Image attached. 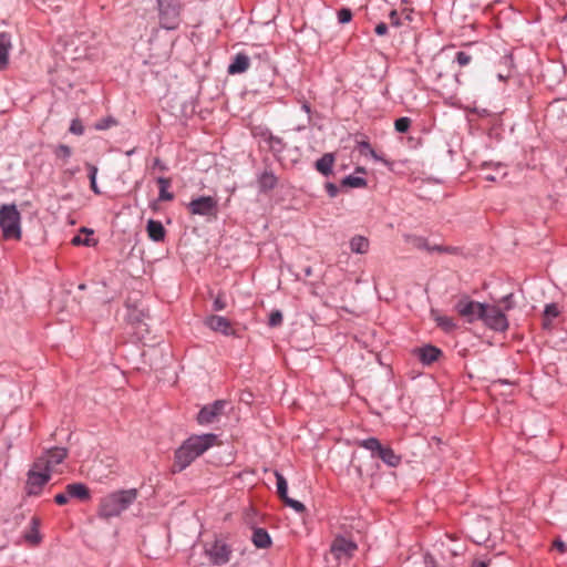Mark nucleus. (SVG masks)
Masks as SVG:
<instances>
[{"instance_id":"2","label":"nucleus","mask_w":567,"mask_h":567,"mask_svg":"<svg viewBox=\"0 0 567 567\" xmlns=\"http://www.w3.org/2000/svg\"><path fill=\"white\" fill-rule=\"evenodd\" d=\"M137 489H122L103 497L99 505L97 514L103 519L118 516L127 509L137 498Z\"/></svg>"},{"instance_id":"49","label":"nucleus","mask_w":567,"mask_h":567,"mask_svg":"<svg viewBox=\"0 0 567 567\" xmlns=\"http://www.w3.org/2000/svg\"><path fill=\"white\" fill-rule=\"evenodd\" d=\"M424 564L426 567H439L436 560L431 555L424 556Z\"/></svg>"},{"instance_id":"43","label":"nucleus","mask_w":567,"mask_h":567,"mask_svg":"<svg viewBox=\"0 0 567 567\" xmlns=\"http://www.w3.org/2000/svg\"><path fill=\"white\" fill-rule=\"evenodd\" d=\"M389 20L391 25L393 27H400L403 24L396 10H392L390 12Z\"/></svg>"},{"instance_id":"31","label":"nucleus","mask_w":567,"mask_h":567,"mask_svg":"<svg viewBox=\"0 0 567 567\" xmlns=\"http://www.w3.org/2000/svg\"><path fill=\"white\" fill-rule=\"evenodd\" d=\"M341 186L343 187H352V188H360L367 186V181L362 177L357 176H347L342 179Z\"/></svg>"},{"instance_id":"48","label":"nucleus","mask_w":567,"mask_h":567,"mask_svg":"<svg viewBox=\"0 0 567 567\" xmlns=\"http://www.w3.org/2000/svg\"><path fill=\"white\" fill-rule=\"evenodd\" d=\"M375 33L378 35H385L388 33V25L384 22H380L377 24L374 29Z\"/></svg>"},{"instance_id":"17","label":"nucleus","mask_w":567,"mask_h":567,"mask_svg":"<svg viewBox=\"0 0 567 567\" xmlns=\"http://www.w3.org/2000/svg\"><path fill=\"white\" fill-rule=\"evenodd\" d=\"M65 491L69 498H75L82 502L91 498L90 488L83 483L68 484Z\"/></svg>"},{"instance_id":"58","label":"nucleus","mask_w":567,"mask_h":567,"mask_svg":"<svg viewBox=\"0 0 567 567\" xmlns=\"http://www.w3.org/2000/svg\"><path fill=\"white\" fill-rule=\"evenodd\" d=\"M302 109L309 114L310 113V105L308 103H305L302 105Z\"/></svg>"},{"instance_id":"47","label":"nucleus","mask_w":567,"mask_h":567,"mask_svg":"<svg viewBox=\"0 0 567 567\" xmlns=\"http://www.w3.org/2000/svg\"><path fill=\"white\" fill-rule=\"evenodd\" d=\"M270 146L274 150L281 151V148H282V140L280 137H277V136H271L270 137Z\"/></svg>"},{"instance_id":"16","label":"nucleus","mask_w":567,"mask_h":567,"mask_svg":"<svg viewBox=\"0 0 567 567\" xmlns=\"http://www.w3.org/2000/svg\"><path fill=\"white\" fill-rule=\"evenodd\" d=\"M414 353L423 364H431L437 361L439 358L442 355V351L439 348L431 344L424 346L422 348H416L414 350Z\"/></svg>"},{"instance_id":"35","label":"nucleus","mask_w":567,"mask_h":567,"mask_svg":"<svg viewBox=\"0 0 567 567\" xmlns=\"http://www.w3.org/2000/svg\"><path fill=\"white\" fill-rule=\"evenodd\" d=\"M282 502L285 505L293 508L297 513H303L306 511V506L301 502L292 499L289 496L282 499Z\"/></svg>"},{"instance_id":"32","label":"nucleus","mask_w":567,"mask_h":567,"mask_svg":"<svg viewBox=\"0 0 567 567\" xmlns=\"http://www.w3.org/2000/svg\"><path fill=\"white\" fill-rule=\"evenodd\" d=\"M86 168L89 171V179H90V186H91V189L95 193V194H101L99 187H97V184H96V174H97V167L90 164V163H86Z\"/></svg>"},{"instance_id":"53","label":"nucleus","mask_w":567,"mask_h":567,"mask_svg":"<svg viewBox=\"0 0 567 567\" xmlns=\"http://www.w3.org/2000/svg\"><path fill=\"white\" fill-rule=\"evenodd\" d=\"M361 147L362 148H367L370 151L371 155L375 158V159H380V157L377 155V153L371 148L370 144L368 142H363L361 144Z\"/></svg>"},{"instance_id":"59","label":"nucleus","mask_w":567,"mask_h":567,"mask_svg":"<svg viewBox=\"0 0 567 567\" xmlns=\"http://www.w3.org/2000/svg\"><path fill=\"white\" fill-rule=\"evenodd\" d=\"M357 472H358L359 476H362V470L360 466L357 467Z\"/></svg>"},{"instance_id":"54","label":"nucleus","mask_w":567,"mask_h":567,"mask_svg":"<svg viewBox=\"0 0 567 567\" xmlns=\"http://www.w3.org/2000/svg\"><path fill=\"white\" fill-rule=\"evenodd\" d=\"M457 251H458V248L452 247V246H444V248H443V252H445V254L454 255V254H457Z\"/></svg>"},{"instance_id":"4","label":"nucleus","mask_w":567,"mask_h":567,"mask_svg":"<svg viewBox=\"0 0 567 567\" xmlns=\"http://www.w3.org/2000/svg\"><path fill=\"white\" fill-rule=\"evenodd\" d=\"M359 446L370 451L372 457L382 460L388 466L396 467L401 463V456L398 455L389 445H382L375 437H369L359 442Z\"/></svg>"},{"instance_id":"30","label":"nucleus","mask_w":567,"mask_h":567,"mask_svg":"<svg viewBox=\"0 0 567 567\" xmlns=\"http://www.w3.org/2000/svg\"><path fill=\"white\" fill-rule=\"evenodd\" d=\"M276 480H277V494L280 497V499H285L288 496V484L286 478L282 474H280L278 471L274 472Z\"/></svg>"},{"instance_id":"51","label":"nucleus","mask_w":567,"mask_h":567,"mask_svg":"<svg viewBox=\"0 0 567 567\" xmlns=\"http://www.w3.org/2000/svg\"><path fill=\"white\" fill-rule=\"evenodd\" d=\"M153 167H157L162 172L167 171V166L158 157L154 158Z\"/></svg>"},{"instance_id":"3","label":"nucleus","mask_w":567,"mask_h":567,"mask_svg":"<svg viewBox=\"0 0 567 567\" xmlns=\"http://www.w3.org/2000/svg\"><path fill=\"white\" fill-rule=\"evenodd\" d=\"M21 215L14 204H3L0 207V228L4 239H21Z\"/></svg>"},{"instance_id":"38","label":"nucleus","mask_w":567,"mask_h":567,"mask_svg":"<svg viewBox=\"0 0 567 567\" xmlns=\"http://www.w3.org/2000/svg\"><path fill=\"white\" fill-rule=\"evenodd\" d=\"M455 60L457 61L460 66H465L470 64V62L472 61V56L464 51H460L456 53Z\"/></svg>"},{"instance_id":"9","label":"nucleus","mask_w":567,"mask_h":567,"mask_svg":"<svg viewBox=\"0 0 567 567\" xmlns=\"http://www.w3.org/2000/svg\"><path fill=\"white\" fill-rule=\"evenodd\" d=\"M481 321L489 329L498 332H504L508 329V320L505 312L495 305L486 303L485 313Z\"/></svg>"},{"instance_id":"12","label":"nucleus","mask_w":567,"mask_h":567,"mask_svg":"<svg viewBox=\"0 0 567 567\" xmlns=\"http://www.w3.org/2000/svg\"><path fill=\"white\" fill-rule=\"evenodd\" d=\"M229 405L226 400H217L212 404L203 406L197 415L199 424H210L219 420V416L224 414L225 409Z\"/></svg>"},{"instance_id":"8","label":"nucleus","mask_w":567,"mask_h":567,"mask_svg":"<svg viewBox=\"0 0 567 567\" xmlns=\"http://www.w3.org/2000/svg\"><path fill=\"white\" fill-rule=\"evenodd\" d=\"M69 455L65 447H50L35 457V467L44 468L49 473L55 472L56 465L61 464Z\"/></svg>"},{"instance_id":"29","label":"nucleus","mask_w":567,"mask_h":567,"mask_svg":"<svg viewBox=\"0 0 567 567\" xmlns=\"http://www.w3.org/2000/svg\"><path fill=\"white\" fill-rule=\"evenodd\" d=\"M404 239L406 243L411 244L416 249H430V244L426 238L415 235H405Z\"/></svg>"},{"instance_id":"33","label":"nucleus","mask_w":567,"mask_h":567,"mask_svg":"<svg viewBox=\"0 0 567 567\" xmlns=\"http://www.w3.org/2000/svg\"><path fill=\"white\" fill-rule=\"evenodd\" d=\"M116 124H117V121L114 117L109 116V117L102 118L99 122H96L94 126L96 130L103 131V130H107Z\"/></svg>"},{"instance_id":"25","label":"nucleus","mask_w":567,"mask_h":567,"mask_svg":"<svg viewBox=\"0 0 567 567\" xmlns=\"http://www.w3.org/2000/svg\"><path fill=\"white\" fill-rule=\"evenodd\" d=\"M259 188L261 192H268L277 185V177L270 171H265L258 179Z\"/></svg>"},{"instance_id":"60","label":"nucleus","mask_w":567,"mask_h":567,"mask_svg":"<svg viewBox=\"0 0 567 567\" xmlns=\"http://www.w3.org/2000/svg\"><path fill=\"white\" fill-rule=\"evenodd\" d=\"M357 172H364V169H363V168H361V167H358V168H357Z\"/></svg>"},{"instance_id":"27","label":"nucleus","mask_w":567,"mask_h":567,"mask_svg":"<svg viewBox=\"0 0 567 567\" xmlns=\"http://www.w3.org/2000/svg\"><path fill=\"white\" fill-rule=\"evenodd\" d=\"M39 525H40L39 519L37 517H33L31 520V529H30V532L25 533V535H24L25 542H28L32 546L38 545L41 540V536H40L39 529H38Z\"/></svg>"},{"instance_id":"7","label":"nucleus","mask_w":567,"mask_h":567,"mask_svg":"<svg viewBox=\"0 0 567 567\" xmlns=\"http://www.w3.org/2000/svg\"><path fill=\"white\" fill-rule=\"evenodd\" d=\"M51 480V473L44 468L35 467V461L32 463L30 470L27 473L25 493L30 496H38L42 492L43 487Z\"/></svg>"},{"instance_id":"55","label":"nucleus","mask_w":567,"mask_h":567,"mask_svg":"<svg viewBox=\"0 0 567 567\" xmlns=\"http://www.w3.org/2000/svg\"><path fill=\"white\" fill-rule=\"evenodd\" d=\"M443 248L444 246L442 245L430 246V249H427V251L443 252Z\"/></svg>"},{"instance_id":"40","label":"nucleus","mask_w":567,"mask_h":567,"mask_svg":"<svg viewBox=\"0 0 567 567\" xmlns=\"http://www.w3.org/2000/svg\"><path fill=\"white\" fill-rule=\"evenodd\" d=\"M501 303L503 308H501L504 312L514 308L513 293H508L501 299Z\"/></svg>"},{"instance_id":"56","label":"nucleus","mask_w":567,"mask_h":567,"mask_svg":"<svg viewBox=\"0 0 567 567\" xmlns=\"http://www.w3.org/2000/svg\"><path fill=\"white\" fill-rule=\"evenodd\" d=\"M485 179L488 182H495L497 179V176L493 175V174H488L485 176Z\"/></svg>"},{"instance_id":"34","label":"nucleus","mask_w":567,"mask_h":567,"mask_svg":"<svg viewBox=\"0 0 567 567\" xmlns=\"http://www.w3.org/2000/svg\"><path fill=\"white\" fill-rule=\"evenodd\" d=\"M411 118L409 117H400L395 121L394 126L395 130L400 133H406L411 126Z\"/></svg>"},{"instance_id":"23","label":"nucleus","mask_w":567,"mask_h":567,"mask_svg":"<svg viewBox=\"0 0 567 567\" xmlns=\"http://www.w3.org/2000/svg\"><path fill=\"white\" fill-rule=\"evenodd\" d=\"M334 163V156L331 153H326L316 162V169L324 176H329L332 173V166Z\"/></svg>"},{"instance_id":"21","label":"nucleus","mask_w":567,"mask_h":567,"mask_svg":"<svg viewBox=\"0 0 567 567\" xmlns=\"http://www.w3.org/2000/svg\"><path fill=\"white\" fill-rule=\"evenodd\" d=\"M251 540L257 548H268L271 545V538L266 529L254 528Z\"/></svg>"},{"instance_id":"46","label":"nucleus","mask_w":567,"mask_h":567,"mask_svg":"<svg viewBox=\"0 0 567 567\" xmlns=\"http://www.w3.org/2000/svg\"><path fill=\"white\" fill-rule=\"evenodd\" d=\"M54 502L58 505H65L69 502V496L66 494V491L64 493H59L54 496Z\"/></svg>"},{"instance_id":"41","label":"nucleus","mask_w":567,"mask_h":567,"mask_svg":"<svg viewBox=\"0 0 567 567\" xmlns=\"http://www.w3.org/2000/svg\"><path fill=\"white\" fill-rule=\"evenodd\" d=\"M70 132L76 135H82L84 127L79 118H74L70 125Z\"/></svg>"},{"instance_id":"22","label":"nucleus","mask_w":567,"mask_h":567,"mask_svg":"<svg viewBox=\"0 0 567 567\" xmlns=\"http://www.w3.org/2000/svg\"><path fill=\"white\" fill-rule=\"evenodd\" d=\"M431 316L436 322L437 327H440L445 332H451L456 329V323L453 318L441 316L436 310H432Z\"/></svg>"},{"instance_id":"26","label":"nucleus","mask_w":567,"mask_h":567,"mask_svg":"<svg viewBox=\"0 0 567 567\" xmlns=\"http://www.w3.org/2000/svg\"><path fill=\"white\" fill-rule=\"evenodd\" d=\"M350 248L352 252L365 254L369 250V240L364 236H354L350 240Z\"/></svg>"},{"instance_id":"28","label":"nucleus","mask_w":567,"mask_h":567,"mask_svg":"<svg viewBox=\"0 0 567 567\" xmlns=\"http://www.w3.org/2000/svg\"><path fill=\"white\" fill-rule=\"evenodd\" d=\"M559 316V309L556 303H549L544 311L543 326L549 328L551 320Z\"/></svg>"},{"instance_id":"18","label":"nucleus","mask_w":567,"mask_h":567,"mask_svg":"<svg viewBox=\"0 0 567 567\" xmlns=\"http://www.w3.org/2000/svg\"><path fill=\"white\" fill-rule=\"evenodd\" d=\"M11 49L10 35L6 32H0V71L7 69L9 50Z\"/></svg>"},{"instance_id":"50","label":"nucleus","mask_w":567,"mask_h":567,"mask_svg":"<svg viewBox=\"0 0 567 567\" xmlns=\"http://www.w3.org/2000/svg\"><path fill=\"white\" fill-rule=\"evenodd\" d=\"M488 565H489V560L474 559L472 561L471 567H487Z\"/></svg>"},{"instance_id":"44","label":"nucleus","mask_w":567,"mask_h":567,"mask_svg":"<svg viewBox=\"0 0 567 567\" xmlns=\"http://www.w3.org/2000/svg\"><path fill=\"white\" fill-rule=\"evenodd\" d=\"M213 308L215 311H220L226 308V301L220 295L214 300Z\"/></svg>"},{"instance_id":"52","label":"nucleus","mask_w":567,"mask_h":567,"mask_svg":"<svg viewBox=\"0 0 567 567\" xmlns=\"http://www.w3.org/2000/svg\"><path fill=\"white\" fill-rule=\"evenodd\" d=\"M554 547H555L557 550H559L560 553H565V551H566V549H567L566 544H565L563 540H560V539H556V540L554 542Z\"/></svg>"},{"instance_id":"19","label":"nucleus","mask_w":567,"mask_h":567,"mask_svg":"<svg viewBox=\"0 0 567 567\" xmlns=\"http://www.w3.org/2000/svg\"><path fill=\"white\" fill-rule=\"evenodd\" d=\"M146 230L148 237L154 241H163L165 239L166 230L161 221L150 219Z\"/></svg>"},{"instance_id":"20","label":"nucleus","mask_w":567,"mask_h":567,"mask_svg":"<svg viewBox=\"0 0 567 567\" xmlns=\"http://www.w3.org/2000/svg\"><path fill=\"white\" fill-rule=\"evenodd\" d=\"M249 58L244 53H238L228 66L229 74H238L247 71L249 68Z\"/></svg>"},{"instance_id":"36","label":"nucleus","mask_w":567,"mask_h":567,"mask_svg":"<svg viewBox=\"0 0 567 567\" xmlns=\"http://www.w3.org/2000/svg\"><path fill=\"white\" fill-rule=\"evenodd\" d=\"M282 313L281 311L279 310H275V311H271L270 316H269V321H268V324L270 327H278L282 323Z\"/></svg>"},{"instance_id":"10","label":"nucleus","mask_w":567,"mask_h":567,"mask_svg":"<svg viewBox=\"0 0 567 567\" xmlns=\"http://www.w3.org/2000/svg\"><path fill=\"white\" fill-rule=\"evenodd\" d=\"M357 544L343 536H337L330 547V554L339 561L349 560L357 551Z\"/></svg>"},{"instance_id":"57","label":"nucleus","mask_w":567,"mask_h":567,"mask_svg":"<svg viewBox=\"0 0 567 567\" xmlns=\"http://www.w3.org/2000/svg\"><path fill=\"white\" fill-rule=\"evenodd\" d=\"M80 231H81V233H84V234H86V235H92V234H93V230L87 229L86 227H82Z\"/></svg>"},{"instance_id":"13","label":"nucleus","mask_w":567,"mask_h":567,"mask_svg":"<svg viewBox=\"0 0 567 567\" xmlns=\"http://www.w3.org/2000/svg\"><path fill=\"white\" fill-rule=\"evenodd\" d=\"M205 554L213 565L221 566L229 561L231 549L224 542L215 540L210 547H206Z\"/></svg>"},{"instance_id":"11","label":"nucleus","mask_w":567,"mask_h":567,"mask_svg":"<svg viewBox=\"0 0 567 567\" xmlns=\"http://www.w3.org/2000/svg\"><path fill=\"white\" fill-rule=\"evenodd\" d=\"M187 208L193 215L216 216L218 212V202L212 196H200L193 199Z\"/></svg>"},{"instance_id":"15","label":"nucleus","mask_w":567,"mask_h":567,"mask_svg":"<svg viewBox=\"0 0 567 567\" xmlns=\"http://www.w3.org/2000/svg\"><path fill=\"white\" fill-rule=\"evenodd\" d=\"M205 323L215 332H220L225 336L234 334L231 323L228 319L220 316H209Z\"/></svg>"},{"instance_id":"24","label":"nucleus","mask_w":567,"mask_h":567,"mask_svg":"<svg viewBox=\"0 0 567 567\" xmlns=\"http://www.w3.org/2000/svg\"><path fill=\"white\" fill-rule=\"evenodd\" d=\"M156 183L159 187V195H158V199L159 200H163V202H171L174 199V194L168 192V187L171 186L172 184V179L168 178V177H158L156 179Z\"/></svg>"},{"instance_id":"45","label":"nucleus","mask_w":567,"mask_h":567,"mask_svg":"<svg viewBox=\"0 0 567 567\" xmlns=\"http://www.w3.org/2000/svg\"><path fill=\"white\" fill-rule=\"evenodd\" d=\"M326 190L330 197H336L339 193V187L333 183H327Z\"/></svg>"},{"instance_id":"5","label":"nucleus","mask_w":567,"mask_h":567,"mask_svg":"<svg viewBox=\"0 0 567 567\" xmlns=\"http://www.w3.org/2000/svg\"><path fill=\"white\" fill-rule=\"evenodd\" d=\"M159 24L167 30H174L181 22L179 0H157Z\"/></svg>"},{"instance_id":"6","label":"nucleus","mask_w":567,"mask_h":567,"mask_svg":"<svg viewBox=\"0 0 567 567\" xmlns=\"http://www.w3.org/2000/svg\"><path fill=\"white\" fill-rule=\"evenodd\" d=\"M485 306L486 303L472 300L468 296L464 295L455 303L454 310L466 322L473 323L474 321L482 320L485 313Z\"/></svg>"},{"instance_id":"39","label":"nucleus","mask_w":567,"mask_h":567,"mask_svg":"<svg viewBox=\"0 0 567 567\" xmlns=\"http://www.w3.org/2000/svg\"><path fill=\"white\" fill-rule=\"evenodd\" d=\"M71 147L64 144L59 145L55 150V155L64 159H68L71 156Z\"/></svg>"},{"instance_id":"42","label":"nucleus","mask_w":567,"mask_h":567,"mask_svg":"<svg viewBox=\"0 0 567 567\" xmlns=\"http://www.w3.org/2000/svg\"><path fill=\"white\" fill-rule=\"evenodd\" d=\"M72 245L74 246H80V245H84V246H92L94 245V243H92V240L87 237L85 238H82L81 235H76L72 238L71 240Z\"/></svg>"},{"instance_id":"37","label":"nucleus","mask_w":567,"mask_h":567,"mask_svg":"<svg viewBox=\"0 0 567 567\" xmlns=\"http://www.w3.org/2000/svg\"><path fill=\"white\" fill-rule=\"evenodd\" d=\"M352 19V11L349 8H342L338 11V21L340 23H348Z\"/></svg>"},{"instance_id":"14","label":"nucleus","mask_w":567,"mask_h":567,"mask_svg":"<svg viewBox=\"0 0 567 567\" xmlns=\"http://www.w3.org/2000/svg\"><path fill=\"white\" fill-rule=\"evenodd\" d=\"M126 306L128 309L127 320L136 328V333L142 334L144 331L148 332L147 324L145 322V319L148 318V313L137 306L131 307L128 302Z\"/></svg>"},{"instance_id":"1","label":"nucleus","mask_w":567,"mask_h":567,"mask_svg":"<svg viewBox=\"0 0 567 567\" xmlns=\"http://www.w3.org/2000/svg\"><path fill=\"white\" fill-rule=\"evenodd\" d=\"M217 443V435L213 433L194 435L187 439L175 452L173 473L185 470L196 457Z\"/></svg>"}]
</instances>
